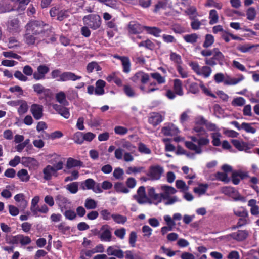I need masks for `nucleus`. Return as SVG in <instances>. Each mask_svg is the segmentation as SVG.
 <instances>
[{
	"label": "nucleus",
	"instance_id": "53",
	"mask_svg": "<svg viewBox=\"0 0 259 259\" xmlns=\"http://www.w3.org/2000/svg\"><path fill=\"white\" fill-rule=\"evenodd\" d=\"M245 103V100L244 98L238 97L234 98L232 101V105L233 106H242Z\"/></svg>",
	"mask_w": 259,
	"mask_h": 259
},
{
	"label": "nucleus",
	"instance_id": "31",
	"mask_svg": "<svg viewBox=\"0 0 259 259\" xmlns=\"http://www.w3.org/2000/svg\"><path fill=\"white\" fill-rule=\"evenodd\" d=\"M17 175L20 180L22 182H27L30 179V176L26 169H22L18 171Z\"/></svg>",
	"mask_w": 259,
	"mask_h": 259
},
{
	"label": "nucleus",
	"instance_id": "64",
	"mask_svg": "<svg viewBox=\"0 0 259 259\" xmlns=\"http://www.w3.org/2000/svg\"><path fill=\"white\" fill-rule=\"evenodd\" d=\"M124 92L125 94L129 97H133L135 95V92L133 89L130 85H125L124 86Z\"/></svg>",
	"mask_w": 259,
	"mask_h": 259
},
{
	"label": "nucleus",
	"instance_id": "38",
	"mask_svg": "<svg viewBox=\"0 0 259 259\" xmlns=\"http://www.w3.org/2000/svg\"><path fill=\"white\" fill-rule=\"evenodd\" d=\"M66 189L71 194H75L78 190V183L74 182L69 183L66 186Z\"/></svg>",
	"mask_w": 259,
	"mask_h": 259
},
{
	"label": "nucleus",
	"instance_id": "63",
	"mask_svg": "<svg viewBox=\"0 0 259 259\" xmlns=\"http://www.w3.org/2000/svg\"><path fill=\"white\" fill-rule=\"evenodd\" d=\"M151 76L156 80L159 84H162L165 82V80L164 78L159 73H152L150 74Z\"/></svg>",
	"mask_w": 259,
	"mask_h": 259
},
{
	"label": "nucleus",
	"instance_id": "26",
	"mask_svg": "<svg viewBox=\"0 0 259 259\" xmlns=\"http://www.w3.org/2000/svg\"><path fill=\"white\" fill-rule=\"evenodd\" d=\"M161 132L165 136H172L177 133V129L173 125H169L163 127Z\"/></svg>",
	"mask_w": 259,
	"mask_h": 259
},
{
	"label": "nucleus",
	"instance_id": "34",
	"mask_svg": "<svg viewBox=\"0 0 259 259\" xmlns=\"http://www.w3.org/2000/svg\"><path fill=\"white\" fill-rule=\"evenodd\" d=\"M198 35L196 33L186 34L183 36V38L186 42L195 44L198 39Z\"/></svg>",
	"mask_w": 259,
	"mask_h": 259
},
{
	"label": "nucleus",
	"instance_id": "36",
	"mask_svg": "<svg viewBox=\"0 0 259 259\" xmlns=\"http://www.w3.org/2000/svg\"><path fill=\"white\" fill-rule=\"evenodd\" d=\"M56 99L59 103L63 105H67L68 104V102L66 99L65 94L62 91H61L56 94Z\"/></svg>",
	"mask_w": 259,
	"mask_h": 259
},
{
	"label": "nucleus",
	"instance_id": "17",
	"mask_svg": "<svg viewBox=\"0 0 259 259\" xmlns=\"http://www.w3.org/2000/svg\"><path fill=\"white\" fill-rule=\"evenodd\" d=\"M161 189L163 191V193H161V195L162 197L164 199L168 198L171 195L176 192V190L174 188L169 186H162Z\"/></svg>",
	"mask_w": 259,
	"mask_h": 259
},
{
	"label": "nucleus",
	"instance_id": "7",
	"mask_svg": "<svg viewBox=\"0 0 259 259\" xmlns=\"http://www.w3.org/2000/svg\"><path fill=\"white\" fill-rule=\"evenodd\" d=\"M49 68L46 65H40L37 67V71L34 72L33 78L36 80L43 79L45 75L49 72Z\"/></svg>",
	"mask_w": 259,
	"mask_h": 259
},
{
	"label": "nucleus",
	"instance_id": "49",
	"mask_svg": "<svg viewBox=\"0 0 259 259\" xmlns=\"http://www.w3.org/2000/svg\"><path fill=\"white\" fill-rule=\"evenodd\" d=\"M124 170L120 167L115 168L114 170L113 176L117 180H123L124 175Z\"/></svg>",
	"mask_w": 259,
	"mask_h": 259
},
{
	"label": "nucleus",
	"instance_id": "40",
	"mask_svg": "<svg viewBox=\"0 0 259 259\" xmlns=\"http://www.w3.org/2000/svg\"><path fill=\"white\" fill-rule=\"evenodd\" d=\"M32 88L34 91L38 95L41 94H45L46 93L49 91L48 89L45 88V87L40 83L33 84Z\"/></svg>",
	"mask_w": 259,
	"mask_h": 259
},
{
	"label": "nucleus",
	"instance_id": "41",
	"mask_svg": "<svg viewBox=\"0 0 259 259\" xmlns=\"http://www.w3.org/2000/svg\"><path fill=\"white\" fill-rule=\"evenodd\" d=\"M214 42V38L212 35L207 34L205 36V40L203 44L204 48H207L211 46Z\"/></svg>",
	"mask_w": 259,
	"mask_h": 259
},
{
	"label": "nucleus",
	"instance_id": "32",
	"mask_svg": "<svg viewBox=\"0 0 259 259\" xmlns=\"http://www.w3.org/2000/svg\"><path fill=\"white\" fill-rule=\"evenodd\" d=\"M231 142L233 146L239 151L244 150L247 146V144L245 142H240L237 139H233Z\"/></svg>",
	"mask_w": 259,
	"mask_h": 259
},
{
	"label": "nucleus",
	"instance_id": "8",
	"mask_svg": "<svg viewBox=\"0 0 259 259\" xmlns=\"http://www.w3.org/2000/svg\"><path fill=\"white\" fill-rule=\"evenodd\" d=\"M30 111L36 120H39L43 116L42 105L33 104L31 106Z\"/></svg>",
	"mask_w": 259,
	"mask_h": 259
},
{
	"label": "nucleus",
	"instance_id": "24",
	"mask_svg": "<svg viewBox=\"0 0 259 259\" xmlns=\"http://www.w3.org/2000/svg\"><path fill=\"white\" fill-rule=\"evenodd\" d=\"M250 221L249 219V216L247 217H242L239 218L237 223L236 225L233 226L232 227V229L234 230L237 228H241L242 226H245L248 224H249Z\"/></svg>",
	"mask_w": 259,
	"mask_h": 259
},
{
	"label": "nucleus",
	"instance_id": "52",
	"mask_svg": "<svg viewBox=\"0 0 259 259\" xmlns=\"http://www.w3.org/2000/svg\"><path fill=\"white\" fill-rule=\"evenodd\" d=\"M193 132L196 133V136L200 137L202 136L206 135V132L203 127L195 125L193 128Z\"/></svg>",
	"mask_w": 259,
	"mask_h": 259
},
{
	"label": "nucleus",
	"instance_id": "44",
	"mask_svg": "<svg viewBox=\"0 0 259 259\" xmlns=\"http://www.w3.org/2000/svg\"><path fill=\"white\" fill-rule=\"evenodd\" d=\"M235 201H240L243 202L246 201V198L240 194L239 192L235 189L234 190V192L231 194L230 196Z\"/></svg>",
	"mask_w": 259,
	"mask_h": 259
},
{
	"label": "nucleus",
	"instance_id": "3",
	"mask_svg": "<svg viewBox=\"0 0 259 259\" xmlns=\"http://www.w3.org/2000/svg\"><path fill=\"white\" fill-rule=\"evenodd\" d=\"M225 62V58L222 53L218 52L213 54V57L210 58H205V63L206 65L211 66H214L219 64L221 66H223Z\"/></svg>",
	"mask_w": 259,
	"mask_h": 259
},
{
	"label": "nucleus",
	"instance_id": "27",
	"mask_svg": "<svg viewBox=\"0 0 259 259\" xmlns=\"http://www.w3.org/2000/svg\"><path fill=\"white\" fill-rule=\"evenodd\" d=\"M208 184H202L200 183L198 185V187H195L193 189V191L194 193L199 194V195H201L204 194L208 188Z\"/></svg>",
	"mask_w": 259,
	"mask_h": 259
},
{
	"label": "nucleus",
	"instance_id": "51",
	"mask_svg": "<svg viewBox=\"0 0 259 259\" xmlns=\"http://www.w3.org/2000/svg\"><path fill=\"white\" fill-rule=\"evenodd\" d=\"M122 62V65L123 68V72L125 73H129L131 70V63L129 58L126 57L123 58Z\"/></svg>",
	"mask_w": 259,
	"mask_h": 259
},
{
	"label": "nucleus",
	"instance_id": "1",
	"mask_svg": "<svg viewBox=\"0 0 259 259\" xmlns=\"http://www.w3.org/2000/svg\"><path fill=\"white\" fill-rule=\"evenodd\" d=\"M25 29L42 38L48 37L50 34L49 25L40 20H31L25 26Z\"/></svg>",
	"mask_w": 259,
	"mask_h": 259
},
{
	"label": "nucleus",
	"instance_id": "58",
	"mask_svg": "<svg viewBox=\"0 0 259 259\" xmlns=\"http://www.w3.org/2000/svg\"><path fill=\"white\" fill-rule=\"evenodd\" d=\"M206 7H213L217 9L220 10L222 8L223 4L222 3H218L213 0H207L206 4L205 5Z\"/></svg>",
	"mask_w": 259,
	"mask_h": 259
},
{
	"label": "nucleus",
	"instance_id": "19",
	"mask_svg": "<svg viewBox=\"0 0 259 259\" xmlns=\"http://www.w3.org/2000/svg\"><path fill=\"white\" fill-rule=\"evenodd\" d=\"M106 85L105 81L99 79L96 82V88H95V93L97 95H103L105 93L104 88Z\"/></svg>",
	"mask_w": 259,
	"mask_h": 259
},
{
	"label": "nucleus",
	"instance_id": "5",
	"mask_svg": "<svg viewBox=\"0 0 259 259\" xmlns=\"http://www.w3.org/2000/svg\"><path fill=\"white\" fill-rule=\"evenodd\" d=\"M133 198L140 204L147 203L148 198L146 194L145 187L144 186H140L137 190V194L134 195Z\"/></svg>",
	"mask_w": 259,
	"mask_h": 259
},
{
	"label": "nucleus",
	"instance_id": "43",
	"mask_svg": "<svg viewBox=\"0 0 259 259\" xmlns=\"http://www.w3.org/2000/svg\"><path fill=\"white\" fill-rule=\"evenodd\" d=\"M114 188L117 192L127 193L130 191L123 183L120 182H117L114 184Z\"/></svg>",
	"mask_w": 259,
	"mask_h": 259
},
{
	"label": "nucleus",
	"instance_id": "18",
	"mask_svg": "<svg viewBox=\"0 0 259 259\" xmlns=\"http://www.w3.org/2000/svg\"><path fill=\"white\" fill-rule=\"evenodd\" d=\"M248 206L251 207L250 213L252 215H259V206L256 205V200L254 199H250L248 201Z\"/></svg>",
	"mask_w": 259,
	"mask_h": 259
},
{
	"label": "nucleus",
	"instance_id": "25",
	"mask_svg": "<svg viewBox=\"0 0 259 259\" xmlns=\"http://www.w3.org/2000/svg\"><path fill=\"white\" fill-rule=\"evenodd\" d=\"M120 148H123L124 152L125 150H127L131 152H134L136 150V147L135 146L129 141L125 140L121 141Z\"/></svg>",
	"mask_w": 259,
	"mask_h": 259
},
{
	"label": "nucleus",
	"instance_id": "47",
	"mask_svg": "<svg viewBox=\"0 0 259 259\" xmlns=\"http://www.w3.org/2000/svg\"><path fill=\"white\" fill-rule=\"evenodd\" d=\"M256 15L255 9L253 7H249L246 11L247 18L249 20H254Z\"/></svg>",
	"mask_w": 259,
	"mask_h": 259
},
{
	"label": "nucleus",
	"instance_id": "60",
	"mask_svg": "<svg viewBox=\"0 0 259 259\" xmlns=\"http://www.w3.org/2000/svg\"><path fill=\"white\" fill-rule=\"evenodd\" d=\"M69 16L68 11L67 10H59L57 16V19L59 21H62L64 19L67 18Z\"/></svg>",
	"mask_w": 259,
	"mask_h": 259
},
{
	"label": "nucleus",
	"instance_id": "54",
	"mask_svg": "<svg viewBox=\"0 0 259 259\" xmlns=\"http://www.w3.org/2000/svg\"><path fill=\"white\" fill-rule=\"evenodd\" d=\"M17 102H21V105L18 109V112L20 115L25 113L28 110V105L25 101H18Z\"/></svg>",
	"mask_w": 259,
	"mask_h": 259
},
{
	"label": "nucleus",
	"instance_id": "50",
	"mask_svg": "<svg viewBox=\"0 0 259 259\" xmlns=\"http://www.w3.org/2000/svg\"><path fill=\"white\" fill-rule=\"evenodd\" d=\"M111 218L116 223L118 224H124L127 221V218L125 216H123L120 214H113L111 215Z\"/></svg>",
	"mask_w": 259,
	"mask_h": 259
},
{
	"label": "nucleus",
	"instance_id": "56",
	"mask_svg": "<svg viewBox=\"0 0 259 259\" xmlns=\"http://www.w3.org/2000/svg\"><path fill=\"white\" fill-rule=\"evenodd\" d=\"M185 12L187 15L190 16H194V18L196 17L198 15L197 12V9L194 6H189L185 10Z\"/></svg>",
	"mask_w": 259,
	"mask_h": 259
},
{
	"label": "nucleus",
	"instance_id": "48",
	"mask_svg": "<svg viewBox=\"0 0 259 259\" xmlns=\"http://www.w3.org/2000/svg\"><path fill=\"white\" fill-rule=\"evenodd\" d=\"M211 137L212 139V145L214 146H219L221 145V141L220 139L221 134L220 133H213L211 134Z\"/></svg>",
	"mask_w": 259,
	"mask_h": 259
},
{
	"label": "nucleus",
	"instance_id": "33",
	"mask_svg": "<svg viewBox=\"0 0 259 259\" xmlns=\"http://www.w3.org/2000/svg\"><path fill=\"white\" fill-rule=\"evenodd\" d=\"M185 145L188 149L194 151L197 154H201L202 152L201 148L193 143V141L186 142Z\"/></svg>",
	"mask_w": 259,
	"mask_h": 259
},
{
	"label": "nucleus",
	"instance_id": "42",
	"mask_svg": "<svg viewBox=\"0 0 259 259\" xmlns=\"http://www.w3.org/2000/svg\"><path fill=\"white\" fill-rule=\"evenodd\" d=\"M84 206L87 209H94L97 207V203L94 199L88 198L85 201Z\"/></svg>",
	"mask_w": 259,
	"mask_h": 259
},
{
	"label": "nucleus",
	"instance_id": "2",
	"mask_svg": "<svg viewBox=\"0 0 259 259\" xmlns=\"http://www.w3.org/2000/svg\"><path fill=\"white\" fill-rule=\"evenodd\" d=\"M82 20L84 25L93 30L99 28L101 24V18L97 14H90L84 16Z\"/></svg>",
	"mask_w": 259,
	"mask_h": 259
},
{
	"label": "nucleus",
	"instance_id": "20",
	"mask_svg": "<svg viewBox=\"0 0 259 259\" xmlns=\"http://www.w3.org/2000/svg\"><path fill=\"white\" fill-rule=\"evenodd\" d=\"M82 162L70 157L67 159L66 167L67 169H71L75 167L82 166Z\"/></svg>",
	"mask_w": 259,
	"mask_h": 259
},
{
	"label": "nucleus",
	"instance_id": "62",
	"mask_svg": "<svg viewBox=\"0 0 259 259\" xmlns=\"http://www.w3.org/2000/svg\"><path fill=\"white\" fill-rule=\"evenodd\" d=\"M254 46L249 44L239 45L237 47V50L242 53H246L249 52Z\"/></svg>",
	"mask_w": 259,
	"mask_h": 259
},
{
	"label": "nucleus",
	"instance_id": "11",
	"mask_svg": "<svg viewBox=\"0 0 259 259\" xmlns=\"http://www.w3.org/2000/svg\"><path fill=\"white\" fill-rule=\"evenodd\" d=\"M19 20L17 18H11L8 21L7 29L12 33H17L19 31Z\"/></svg>",
	"mask_w": 259,
	"mask_h": 259
},
{
	"label": "nucleus",
	"instance_id": "39",
	"mask_svg": "<svg viewBox=\"0 0 259 259\" xmlns=\"http://www.w3.org/2000/svg\"><path fill=\"white\" fill-rule=\"evenodd\" d=\"M212 70L211 68L208 66H204L199 71V73L197 75H202L204 78H208L211 74Z\"/></svg>",
	"mask_w": 259,
	"mask_h": 259
},
{
	"label": "nucleus",
	"instance_id": "30",
	"mask_svg": "<svg viewBox=\"0 0 259 259\" xmlns=\"http://www.w3.org/2000/svg\"><path fill=\"white\" fill-rule=\"evenodd\" d=\"M55 200L57 204L61 207V211L63 212V207H65L67 203H68V199L62 195L59 194L55 197Z\"/></svg>",
	"mask_w": 259,
	"mask_h": 259
},
{
	"label": "nucleus",
	"instance_id": "10",
	"mask_svg": "<svg viewBox=\"0 0 259 259\" xmlns=\"http://www.w3.org/2000/svg\"><path fill=\"white\" fill-rule=\"evenodd\" d=\"M62 105L55 104L53 105V108L61 116L65 119H68L70 117L69 109Z\"/></svg>",
	"mask_w": 259,
	"mask_h": 259
},
{
	"label": "nucleus",
	"instance_id": "9",
	"mask_svg": "<svg viewBox=\"0 0 259 259\" xmlns=\"http://www.w3.org/2000/svg\"><path fill=\"white\" fill-rule=\"evenodd\" d=\"M249 233L247 230H239L237 232L232 233L228 235L234 240L238 242L243 241L248 236Z\"/></svg>",
	"mask_w": 259,
	"mask_h": 259
},
{
	"label": "nucleus",
	"instance_id": "12",
	"mask_svg": "<svg viewBox=\"0 0 259 259\" xmlns=\"http://www.w3.org/2000/svg\"><path fill=\"white\" fill-rule=\"evenodd\" d=\"M81 78L80 76L77 75L71 72H64L61 74V81H76Z\"/></svg>",
	"mask_w": 259,
	"mask_h": 259
},
{
	"label": "nucleus",
	"instance_id": "55",
	"mask_svg": "<svg viewBox=\"0 0 259 259\" xmlns=\"http://www.w3.org/2000/svg\"><path fill=\"white\" fill-rule=\"evenodd\" d=\"M73 139L76 143L81 144L83 140V133L78 132L74 134Z\"/></svg>",
	"mask_w": 259,
	"mask_h": 259
},
{
	"label": "nucleus",
	"instance_id": "13",
	"mask_svg": "<svg viewBox=\"0 0 259 259\" xmlns=\"http://www.w3.org/2000/svg\"><path fill=\"white\" fill-rule=\"evenodd\" d=\"M101 230L102 231L100 238L102 241L109 242L111 240V232L108 225H103Z\"/></svg>",
	"mask_w": 259,
	"mask_h": 259
},
{
	"label": "nucleus",
	"instance_id": "23",
	"mask_svg": "<svg viewBox=\"0 0 259 259\" xmlns=\"http://www.w3.org/2000/svg\"><path fill=\"white\" fill-rule=\"evenodd\" d=\"M14 199L16 202L20 203L19 207L22 209H24L27 205V202L24 199V195L22 194H18L14 196Z\"/></svg>",
	"mask_w": 259,
	"mask_h": 259
},
{
	"label": "nucleus",
	"instance_id": "28",
	"mask_svg": "<svg viewBox=\"0 0 259 259\" xmlns=\"http://www.w3.org/2000/svg\"><path fill=\"white\" fill-rule=\"evenodd\" d=\"M95 181L93 179L89 178L81 182L80 187L83 190L92 189L93 186H95Z\"/></svg>",
	"mask_w": 259,
	"mask_h": 259
},
{
	"label": "nucleus",
	"instance_id": "14",
	"mask_svg": "<svg viewBox=\"0 0 259 259\" xmlns=\"http://www.w3.org/2000/svg\"><path fill=\"white\" fill-rule=\"evenodd\" d=\"M43 178L46 181L50 180L52 176L57 177V173L55 172L53 166L50 165H47L43 169Z\"/></svg>",
	"mask_w": 259,
	"mask_h": 259
},
{
	"label": "nucleus",
	"instance_id": "45",
	"mask_svg": "<svg viewBox=\"0 0 259 259\" xmlns=\"http://www.w3.org/2000/svg\"><path fill=\"white\" fill-rule=\"evenodd\" d=\"M190 19L192 20L191 22V28L194 30L199 29L202 23L198 19H195L194 16H190Z\"/></svg>",
	"mask_w": 259,
	"mask_h": 259
},
{
	"label": "nucleus",
	"instance_id": "29",
	"mask_svg": "<svg viewBox=\"0 0 259 259\" xmlns=\"http://www.w3.org/2000/svg\"><path fill=\"white\" fill-rule=\"evenodd\" d=\"M209 23L210 25H212L218 22L219 15L217 11L215 10L212 9L209 11Z\"/></svg>",
	"mask_w": 259,
	"mask_h": 259
},
{
	"label": "nucleus",
	"instance_id": "4",
	"mask_svg": "<svg viewBox=\"0 0 259 259\" xmlns=\"http://www.w3.org/2000/svg\"><path fill=\"white\" fill-rule=\"evenodd\" d=\"M44 39V38L39 37L38 35H35L33 33L29 32L28 30L25 29L24 40L25 42L28 45H37Z\"/></svg>",
	"mask_w": 259,
	"mask_h": 259
},
{
	"label": "nucleus",
	"instance_id": "16",
	"mask_svg": "<svg viewBox=\"0 0 259 259\" xmlns=\"http://www.w3.org/2000/svg\"><path fill=\"white\" fill-rule=\"evenodd\" d=\"M107 253L108 255H113L118 258L124 257V252L121 249H116L114 246H109L107 249Z\"/></svg>",
	"mask_w": 259,
	"mask_h": 259
},
{
	"label": "nucleus",
	"instance_id": "21",
	"mask_svg": "<svg viewBox=\"0 0 259 259\" xmlns=\"http://www.w3.org/2000/svg\"><path fill=\"white\" fill-rule=\"evenodd\" d=\"M149 122L154 126H156L163 120L162 117L159 113H154L149 118Z\"/></svg>",
	"mask_w": 259,
	"mask_h": 259
},
{
	"label": "nucleus",
	"instance_id": "6",
	"mask_svg": "<svg viewBox=\"0 0 259 259\" xmlns=\"http://www.w3.org/2000/svg\"><path fill=\"white\" fill-rule=\"evenodd\" d=\"M164 172L162 167L159 165L151 166L148 175L152 180H159Z\"/></svg>",
	"mask_w": 259,
	"mask_h": 259
},
{
	"label": "nucleus",
	"instance_id": "61",
	"mask_svg": "<svg viewBox=\"0 0 259 259\" xmlns=\"http://www.w3.org/2000/svg\"><path fill=\"white\" fill-rule=\"evenodd\" d=\"M57 227L59 231L64 234H67L69 232L70 227L66 226L65 223H60Z\"/></svg>",
	"mask_w": 259,
	"mask_h": 259
},
{
	"label": "nucleus",
	"instance_id": "57",
	"mask_svg": "<svg viewBox=\"0 0 259 259\" xmlns=\"http://www.w3.org/2000/svg\"><path fill=\"white\" fill-rule=\"evenodd\" d=\"M234 214L239 218L248 217L247 210L244 207H241L240 209L234 211Z\"/></svg>",
	"mask_w": 259,
	"mask_h": 259
},
{
	"label": "nucleus",
	"instance_id": "35",
	"mask_svg": "<svg viewBox=\"0 0 259 259\" xmlns=\"http://www.w3.org/2000/svg\"><path fill=\"white\" fill-rule=\"evenodd\" d=\"M168 5L167 0H158L157 3L155 6L154 12L155 13L158 12L161 9H165Z\"/></svg>",
	"mask_w": 259,
	"mask_h": 259
},
{
	"label": "nucleus",
	"instance_id": "37",
	"mask_svg": "<svg viewBox=\"0 0 259 259\" xmlns=\"http://www.w3.org/2000/svg\"><path fill=\"white\" fill-rule=\"evenodd\" d=\"M214 177L216 180L224 182L225 183H228L230 181L227 174L225 172L218 171L214 174Z\"/></svg>",
	"mask_w": 259,
	"mask_h": 259
},
{
	"label": "nucleus",
	"instance_id": "22",
	"mask_svg": "<svg viewBox=\"0 0 259 259\" xmlns=\"http://www.w3.org/2000/svg\"><path fill=\"white\" fill-rule=\"evenodd\" d=\"M198 139L196 136H192L191 137V140L194 142L197 143L198 146L207 145L209 143V140L207 138L199 137Z\"/></svg>",
	"mask_w": 259,
	"mask_h": 259
},
{
	"label": "nucleus",
	"instance_id": "15",
	"mask_svg": "<svg viewBox=\"0 0 259 259\" xmlns=\"http://www.w3.org/2000/svg\"><path fill=\"white\" fill-rule=\"evenodd\" d=\"M129 32L137 34L142 31V26L136 21H131L128 25Z\"/></svg>",
	"mask_w": 259,
	"mask_h": 259
},
{
	"label": "nucleus",
	"instance_id": "59",
	"mask_svg": "<svg viewBox=\"0 0 259 259\" xmlns=\"http://www.w3.org/2000/svg\"><path fill=\"white\" fill-rule=\"evenodd\" d=\"M63 214L65 217L66 219L69 220H73L76 217V213L75 212L71 209L65 210L63 212Z\"/></svg>",
	"mask_w": 259,
	"mask_h": 259
},
{
	"label": "nucleus",
	"instance_id": "46",
	"mask_svg": "<svg viewBox=\"0 0 259 259\" xmlns=\"http://www.w3.org/2000/svg\"><path fill=\"white\" fill-rule=\"evenodd\" d=\"M252 124L253 123L243 122L242 123V129L244 130L247 133L254 134L256 132V130L255 128L251 126V124Z\"/></svg>",
	"mask_w": 259,
	"mask_h": 259
}]
</instances>
